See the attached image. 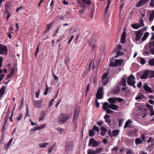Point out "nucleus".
Returning a JSON list of instances; mask_svg holds the SVG:
<instances>
[{
	"label": "nucleus",
	"instance_id": "nucleus-60",
	"mask_svg": "<svg viewBox=\"0 0 154 154\" xmlns=\"http://www.w3.org/2000/svg\"><path fill=\"white\" fill-rule=\"evenodd\" d=\"M74 37V35H72L70 38L69 39V40L68 41V43L69 44H70L71 41H72V39Z\"/></svg>",
	"mask_w": 154,
	"mask_h": 154
},
{
	"label": "nucleus",
	"instance_id": "nucleus-27",
	"mask_svg": "<svg viewBox=\"0 0 154 154\" xmlns=\"http://www.w3.org/2000/svg\"><path fill=\"white\" fill-rule=\"evenodd\" d=\"M116 97L110 98L108 99L109 102L110 103L114 104L116 103Z\"/></svg>",
	"mask_w": 154,
	"mask_h": 154
},
{
	"label": "nucleus",
	"instance_id": "nucleus-18",
	"mask_svg": "<svg viewBox=\"0 0 154 154\" xmlns=\"http://www.w3.org/2000/svg\"><path fill=\"white\" fill-rule=\"evenodd\" d=\"M119 91V88H116L111 90V93L114 94H117Z\"/></svg>",
	"mask_w": 154,
	"mask_h": 154
},
{
	"label": "nucleus",
	"instance_id": "nucleus-49",
	"mask_svg": "<svg viewBox=\"0 0 154 154\" xmlns=\"http://www.w3.org/2000/svg\"><path fill=\"white\" fill-rule=\"evenodd\" d=\"M148 44L149 45V47H154V41L152 42H150L149 43H148Z\"/></svg>",
	"mask_w": 154,
	"mask_h": 154
},
{
	"label": "nucleus",
	"instance_id": "nucleus-6",
	"mask_svg": "<svg viewBox=\"0 0 154 154\" xmlns=\"http://www.w3.org/2000/svg\"><path fill=\"white\" fill-rule=\"evenodd\" d=\"M144 26L143 21L142 18H140L139 23L136 24L133 23L131 25L132 27L135 29H137L140 27H141Z\"/></svg>",
	"mask_w": 154,
	"mask_h": 154
},
{
	"label": "nucleus",
	"instance_id": "nucleus-41",
	"mask_svg": "<svg viewBox=\"0 0 154 154\" xmlns=\"http://www.w3.org/2000/svg\"><path fill=\"white\" fill-rule=\"evenodd\" d=\"M46 124H45L38 127V130H40L44 128L46 126Z\"/></svg>",
	"mask_w": 154,
	"mask_h": 154
},
{
	"label": "nucleus",
	"instance_id": "nucleus-29",
	"mask_svg": "<svg viewBox=\"0 0 154 154\" xmlns=\"http://www.w3.org/2000/svg\"><path fill=\"white\" fill-rule=\"evenodd\" d=\"M85 0H79L78 1V3L81 5L80 6L81 7L84 8L85 5H84V2Z\"/></svg>",
	"mask_w": 154,
	"mask_h": 154
},
{
	"label": "nucleus",
	"instance_id": "nucleus-4",
	"mask_svg": "<svg viewBox=\"0 0 154 154\" xmlns=\"http://www.w3.org/2000/svg\"><path fill=\"white\" fill-rule=\"evenodd\" d=\"M73 147V144L72 142L70 141L67 142L65 145V151L66 153L68 154L70 152L72 151Z\"/></svg>",
	"mask_w": 154,
	"mask_h": 154
},
{
	"label": "nucleus",
	"instance_id": "nucleus-31",
	"mask_svg": "<svg viewBox=\"0 0 154 154\" xmlns=\"http://www.w3.org/2000/svg\"><path fill=\"white\" fill-rule=\"evenodd\" d=\"M5 87L4 86H3L0 89V94L1 95H3L4 94L5 91Z\"/></svg>",
	"mask_w": 154,
	"mask_h": 154
},
{
	"label": "nucleus",
	"instance_id": "nucleus-37",
	"mask_svg": "<svg viewBox=\"0 0 154 154\" xmlns=\"http://www.w3.org/2000/svg\"><path fill=\"white\" fill-rule=\"evenodd\" d=\"M149 64L151 66H154V58L150 59L149 61Z\"/></svg>",
	"mask_w": 154,
	"mask_h": 154
},
{
	"label": "nucleus",
	"instance_id": "nucleus-1",
	"mask_svg": "<svg viewBox=\"0 0 154 154\" xmlns=\"http://www.w3.org/2000/svg\"><path fill=\"white\" fill-rule=\"evenodd\" d=\"M71 116L70 114L66 113H61L58 116L57 120L58 123H60L61 124H64L67 122L68 120L70 118Z\"/></svg>",
	"mask_w": 154,
	"mask_h": 154
},
{
	"label": "nucleus",
	"instance_id": "nucleus-57",
	"mask_svg": "<svg viewBox=\"0 0 154 154\" xmlns=\"http://www.w3.org/2000/svg\"><path fill=\"white\" fill-rule=\"evenodd\" d=\"M116 100L118 102H121L123 101V99L121 98L116 97Z\"/></svg>",
	"mask_w": 154,
	"mask_h": 154
},
{
	"label": "nucleus",
	"instance_id": "nucleus-51",
	"mask_svg": "<svg viewBox=\"0 0 154 154\" xmlns=\"http://www.w3.org/2000/svg\"><path fill=\"white\" fill-rule=\"evenodd\" d=\"M105 111L107 113L109 114H112L114 112L113 111L111 110L109 108L107 109Z\"/></svg>",
	"mask_w": 154,
	"mask_h": 154
},
{
	"label": "nucleus",
	"instance_id": "nucleus-23",
	"mask_svg": "<svg viewBox=\"0 0 154 154\" xmlns=\"http://www.w3.org/2000/svg\"><path fill=\"white\" fill-rule=\"evenodd\" d=\"M12 71L9 74L7 77L6 78V80H8L9 79L11 78L13 76V74L14 73V69L13 68H12Z\"/></svg>",
	"mask_w": 154,
	"mask_h": 154
},
{
	"label": "nucleus",
	"instance_id": "nucleus-35",
	"mask_svg": "<svg viewBox=\"0 0 154 154\" xmlns=\"http://www.w3.org/2000/svg\"><path fill=\"white\" fill-rule=\"evenodd\" d=\"M23 117V114L22 113H20L19 114L17 118V119L18 120L16 122L18 123V121L20 120Z\"/></svg>",
	"mask_w": 154,
	"mask_h": 154
},
{
	"label": "nucleus",
	"instance_id": "nucleus-9",
	"mask_svg": "<svg viewBox=\"0 0 154 154\" xmlns=\"http://www.w3.org/2000/svg\"><path fill=\"white\" fill-rule=\"evenodd\" d=\"M149 0H140L138 3L136 5V6L137 7H141L148 2Z\"/></svg>",
	"mask_w": 154,
	"mask_h": 154
},
{
	"label": "nucleus",
	"instance_id": "nucleus-30",
	"mask_svg": "<svg viewBox=\"0 0 154 154\" xmlns=\"http://www.w3.org/2000/svg\"><path fill=\"white\" fill-rule=\"evenodd\" d=\"M154 17V11H152L151 14L149 16V20L150 21L153 20V19Z\"/></svg>",
	"mask_w": 154,
	"mask_h": 154
},
{
	"label": "nucleus",
	"instance_id": "nucleus-24",
	"mask_svg": "<svg viewBox=\"0 0 154 154\" xmlns=\"http://www.w3.org/2000/svg\"><path fill=\"white\" fill-rule=\"evenodd\" d=\"M121 85L124 86H126V80L125 78H122L120 82Z\"/></svg>",
	"mask_w": 154,
	"mask_h": 154
},
{
	"label": "nucleus",
	"instance_id": "nucleus-39",
	"mask_svg": "<svg viewBox=\"0 0 154 154\" xmlns=\"http://www.w3.org/2000/svg\"><path fill=\"white\" fill-rule=\"evenodd\" d=\"M95 132L93 130H90L89 133V135L90 137H92L94 136Z\"/></svg>",
	"mask_w": 154,
	"mask_h": 154
},
{
	"label": "nucleus",
	"instance_id": "nucleus-64",
	"mask_svg": "<svg viewBox=\"0 0 154 154\" xmlns=\"http://www.w3.org/2000/svg\"><path fill=\"white\" fill-rule=\"evenodd\" d=\"M128 151L126 152V154H133V152L131 150L129 149H128Z\"/></svg>",
	"mask_w": 154,
	"mask_h": 154
},
{
	"label": "nucleus",
	"instance_id": "nucleus-46",
	"mask_svg": "<svg viewBox=\"0 0 154 154\" xmlns=\"http://www.w3.org/2000/svg\"><path fill=\"white\" fill-rule=\"evenodd\" d=\"M146 106L149 109L150 111H152V110H153V106L149 104H146Z\"/></svg>",
	"mask_w": 154,
	"mask_h": 154
},
{
	"label": "nucleus",
	"instance_id": "nucleus-5",
	"mask_svg": "<svg viewBox=\"0 0 154 154\" xmlns=\"http://www.w3.org/2000/svg\"><path fill=\"white\" fill-rule=\"evenodd\" d=\"M103 95V88L99 87L98 89L96 95V98L101 99Z\"/></svg>",
	"mask_w": 154,
	"mask_h": 154
},
{
	"label": "nucleus",
	"instance_id": "nucleus-34",
	"mask_svg": "<svg viewBox=\"0 0 154 154\" xmlns=\"http://www.w3.org/2000/svg\"><path fill=\"white\" fill-rule=\"evenodd\" d=\"M144 96L142 94H139L137 97H135V100H141L142 98H144Z\"/></svg>",
	"mask_w": 154,
	"mask_h": 154
},
{
	"label": "nucleus",
	"instance_id": "nucleus-15",
	"mask_svg": "<svg viewBox=\"0 0 154 154\" xmlns=\"http://www.w3.org/2000/svg\"><path fill=\"white\" fill-rule=\"evenodd\" d=\"M42 100H37L33 101V104L35 107L39 108L42 105Z\"/></svg>",
	"mask_w": 154,
	"mask_h": 154
},
{
	"label": "nucleus",
	"instance_id": "nucleus-61",
	"mask_svg": "<svg viewBox=\"0 0 154 154\" xmlns=\"http://www.w3.org/2000/svg\"><path fill=\"white\" fill-rule=\"evenodd\" d=\"M123 121V119H120L119 120V126H121L122 124V123Z\"/></svg>",
	"mask_w": 154,
	"mask_h": 154
},
{
	"label": "nucleus",
	"instance_id": "nucleus-63",
	"mask_svg": "<svg viewBox=\"0 0 154 154\" xmlns=\"http://www.w3.org/2000/svg\"><path fill=\"white\" fill-rule=\"evenodd\" d=\"M45 116V113H44L42 116H41L39 119V121H42Z\"/></svg>",
	"mask_w": 154,
	"mask_h": 154
},
{
	"label": "nucleus",
	"instance_id": "nucleus-42",
	"mask_svg": "<svg viewBox=\"0 0 154 154\" xmlns=\"http://www.w3.org/2000/svg\"><path fill=\"white\" fill-rule=\"evenodd\" d=\"M91 0H85L84 2V5H85V4L88 5H89L91 4Z\"/></svg>",
	"mask_w": 154,
	"mask_h": 154
},
{
	"label": "nucleus",
	"instance_id": "nucleus-59",
	"mask_svg": "<svg viewBox=\"0 0 154 154\" xmlns=\"http://www.w3.org/2000/svg\"><path fill=\"white\" fill-rule=\"evenodd\" d=\"M10 4H5V10H8L10 8Z\"/></svg>",
	"mask_w": 154,
	"mask_h": 154
},
{
	"label": "nucleus",
	"instance_id": "nucleus-45",
	"mask_svg": "<svg viewBox=\"0 0 154 154\" xmlns=\"http://www.w3.org/2000/svg\"><path fill=\"white\" fill-rule=\"evenodd\" d=\"M13 139V138L11 139H10L8 143L6 146V147H7V148H8L11 145Z\"/></svg>",
	"mask_w": 154,
	"mask_h": 154
},
{
	"label": "nucleus",
	"instance_id": "nucleus-25",
	"mask_svg": "<svg viewBox=\"0 0 154 154\" xmlns=\"http://www.w3.org/2000/svg\"><path fill=\"white\" fill-rule=\"evenodd\" d=\"M149 35V33L148 32H145L144 33V34L142 38V41H144L147 38Z\"/></svg>",
	"mask_w": 154,
	"mask_h": 154
},
{
	"label": "nucleus",
	"instance_id": "nucleus-52",
	"mask_svg": "<svg viewBox=\"0 0 154 154\" xmlns=\"http://www.w3.org/2000/svg\"><path fill=\"white\" fill-rule=\"evenodd\" d=\"M153 77H154V71H152L150 73L149 78H152Z\"/></svg>",
	"mask_w": 154,
	"mask_h": 154
},
{
	"label": "nucleus",
	"instance_id": "nucleus-10",
	"mask_svg": "<svg viewBox=\"0 0 154 154\" xmlns=\"http://www.w3.org/2000/svg\"><path fill=\"white\" fill-rule=\"evenodd\" d=\"M136 41H138L141 37L142 33H141V30L140 29L139 30L135 32Z\"/></svg>",
	"mask_w": 154,
	"mask_h": 154
},
{
	"label": "nucleus",
	"instance_id": "nucleus-44",
	"mask_svg": "<svg viewBox=\"0 0 154 154\" xmlns=\"http://www.w3.org/2000/svg\"><path fill=\"white\" fill-rule=\"evenodd\" d=\"M140 60L142 64L143 65L146 63V60L143 58H140Z\"/></svg>",
	"mask_w": 154,
	"mask_h": 154
},
{
	"label": "nucleus",
	"instance_id": "nucleus-55",
	"mask_svg": "<svg viewBox=\"0 0 154 154\" xmlns=\"http://www.w3.org/2000/svg\"><path fill=\"white\" fill-rule=\"evenodd\" d=\"M69 61V59L68 58L66 59L64 61L65 63L66 64L67 66H68V69H69V67L68 66V63Z\"/></svg>",
	"mask_w": 154,
	"mask_h": 154
},
{
	"label": "nucleus",
	"instance_id": "nucleus-40",
	"mask_svg": "<svg viewBox=\"0 0 154 154\" xmlns=\"http://www.w3.org/2000/svg\"><path fill=\"white\" fill-rule=\"evenodd\" d=\"M92 130L97 132H99L100 131L99 128L96 125L93 127Z\"/></svg>",
	"mask_w": 154,
	"mask_h": 154
},
{
	"label": "nucleus",
	"instance_id": "nucleus-54",
	"mask_svg": "<svg viewBox=\"0 0 154 154\" xmlns=\"http://www.w3.org/2000/svg\"><path fill=\"white\" fill-rule=\"evenodd\" d=\"M48 90H49V88H48V85H47L46 88L45 89V91L44 93V94L45 95H46L47 94Z\"/></svg>",
	"mask_w": 154,
	"mask_h": 154
},
{
	"label": "nucleus",
	"instance_id": "nucleus-16",
	"mask_svg": "<svg viewBox=\"0 0 154 154\" xmlns=\"http://www.w3.org/2000/svg\"><path fill=\"white\" fill-rule=\"evenodd\" d=\"M79 112L78 111L75 110V112L74 113L73 118V122L74 124L76 123L78 117Z\"/></svg>",
	"mask_w": 154,
	"mask_h": 154
},
{
	"label": "nucleus",
	"instance_id": "nucleus-58",
	"mask_svg": "<svg viewBox=\"0 0 154 154\" xmlns=\"http://www.w3.org/2000/svg\"><path fill=\"white\" fill-rule=\"evenodd\" d=\"M149 5L152 7H154V0H151L149 4Z\"/></svg>",
	"mask_w": 154,
	"mask_h": 154
},
{
	"label": "nucleus",
	"instance_id": "nucleus-36",
	"mask_svg": "<svg viewBox=\"0 0 154 154\" xmlns=\"http://www.w3.org/2000/svg\"><path fill=\"white\" fill-rule=\"evenodd\" d=\"M55 147V145H53L51 147H50L48 149V153H50L52 152L54 149Z\"/></svg>",
	"mask_w": 154,
	"mask_h": 154
},
{
	"label": "nucleus",
	"instance_id": "nucleus-33",
	"mask_svg": "<svg viewBox=\"0 0 154 154\" xmlns=\"http://www.w3.org/2000/svg\"><path fill=\"white\" fill-rule=\"evenodd\" d=\"M108 79H102V82L103 83V86H105L107 85L108 82Z\"/></svg>",
	"mask_w": 154,
	"mask_h": 154
},
{
	"label": "nucleus",
	"instance_id": "nucleus-26",
	"mask_svg": "<svg viewBox=\"0 0 154 154\" xmlns=\"http://www.w3.org/2000/svg\"><path fill=\"white\" fill-rule=\"evenodd\" d=\"M109 105L108 103L107 102H104L103 104V109L104 110H106L108 109V108Z\"/></svg>",
	"mask_w": 154,
	"mask_h": 154
},
{
	"label": "nucleus",
	"instance_id": "nucleus-2",
	"mask_svg": "<svg viewBox=\"0 0 154 154\" xmlns=\"http://www.w3.org/2000/svg\"><path fill=\"white\" fill-rule=\"evenodd\" d=\"M135 80V78L133 74H131L127 78V83L128 85L133 86V88H135L136 87V86L135 85L136 83Z\"/></svg>",
	"mask_w": 154,
	"mask_h": 154
},
{
	"label": "nucleus",
	"instance_id": "nucleus-43",
	"mask_svg": "<svg viewBox=\"0 0 154 154\" xmlns=\"http://www.w3.org/2000/svg\"><path fill=\"white\" fill-rule=\"evenodd\" d=\"M122 46L121 45H119L117 47H116V49L115 50V51H116L117 50H120L122 49Z\"/></svg>",
	"mask_w": 154,
	"mask_h": 154
},
{
	"label": "nucleus",
	"instance_id": "nucleus-48",
	"mask_svg": "<svg viewBox=\"0 0 154 154\" xmlns=\"http://www.w3.org/2000/svg\"><path fill=\"white\" fill-rule=\"evenodd\" d=\"M100 129L102 132H106L107 131V129L101 126Z\"/></svg>",
	"mask_w": 154,
	"mask_h": 154
},
{
	"label": "nucleus",
	"instance_id": "nucleus-8",
	"mask_svg": "<svg viewBox=\"0 0 154 154\" xmlns=\"http://www.w3.org/2000/svg\"><path fill=\"white\" fill-rule=\"evenodd\" d=\"M8 49L7 47L2 45L0 44V54H7Z\"/></svg>",
	"mask_w": 154,
	"mask_h": 154
},
{
	"label": "nucleus",
	"instance_id": "nucleus-22",
	"mask_svg": "<svg viewBox=\"0 0 154 154\" xmlns=\"http://www.w3.org/2000/svg\"><path fill=\"white\" fill-rule=\"evenodd\" d=\"M9 114H8V113H7L5 117L4 120H5V122L4 124V126H3L2 128V130L3 131H4L5 127V125H6V123L7 122L8 119V117L9 116Z\"/></svg>",
	"mask_w": 154,
	"mask_h": 154
},
{
	"label": "nucleus",
	"instance_id": "nucleus-3",
	"mask_svg": "<svg viewBox=\"0 0 154 154\" xmlns=\"http://www.w3.org/2000/svg\"><path fill=\"white\" fill-rule=\"evenodd\" d=\"M114 59L113 58L111 60L110 63L109 64L110 66H112L113 67H116L117 66L120 65L123 62V60H118L116 59L115 60L114 62Z\"/></svg>",
	"mask_w": 154,
	"mask_h": 154
},
{
	"label": "nucleus",
	"instance_id": "nucleus-53",
	"mask_svg": "<svg viewBox=\"0 0 154 154\" xmlns=\"http://www.w3.org/2000/svg\"><path fill=\"white\" fill-rule=\"evenodd\" d=\"M51 24H48L47 25V29L46 30V31L45 32V33H46V32L49 30L51 29Z\"/></svg>",
	"mask_w": 154,
	"mask_h": 154
},
{
	"label": "nucleus",
	"instance_id": "nucleus-62",
	"mask_svg": "<svg viewBox=\"0 0 154 154\" xmlns=\"http://www.w3.org/2000/svg\"><path fill=\"white\" fill-rule=\"evenodd\" d=\"M149 50L152 54H154V48H150Z\"/></svg>",
	"mask_w": 154,
	"mask_h": 154
},
{
	"label": "nucleus",
	"instance_id": "nucleus-21",
	"mask_svg": "<svg viewBox=\"0 0 154 154\" xmlns=\"http://www.w3.org/2000/svg\"><path fill=\"white\" fill-rule=\"evenodd\" d=\"M148 72L147 71H145L141 75L140 79H146L148 76Z\"/></svg>",
	"mask_w": 154,
	"mask_h": 154
},
{
	"label": "nucleus",
	"instance_id": "nucleus-47",
	"mask_svg": "<svg viewBox=\"0 0 154 154\" xmlns=\"http://www.w3.org/2000/svg\"><path fill=\"white\" fill-rule=\"evenodd\" d=\"M90 87V84H88L87 85V86H86V94L85 95V97L86 96L87 92H88L89 91V89Z\"/></svg>",
	"mask_w": 154,
	"mask_h": 154
},
{
	"label": "nucleus",
	"instance_id": "nucleus-13",
	"mask_svg": "<svg viewBox=\"0 0 154 154\" xmlns=\"http://www.w3.org/2000/svg\"><path fill=\"white\" fill-rule=\"evenodd\" d=\"M137 130L135 128L128 132V135L129 136L134 137L136 136Z\"/></svg>",
	"mask_w": 154,
	"mask_h": 154
},
{
	"label": "nucleus",
	"instance_id": "nucleus-14",
	"mask_svg": "<svg viewBox=\"0 0 154 154\" xmlns=\"http://www.w3.org/2000/svg\"><path fill=\"white\" fill-rule=\"evenodd\" d=\"M143 88L146 92H149L150 93H152L153 91L152 90L151 88L149 87L146 83H145L143 86Z\"/></svg>",
	"mask_w": 154,
	"mask_h": 154
},
{
	"label": "nucleus",
	"instance_id": "nucleus-20",
	"mask_svg": "<svg viewBox=\"0 0 154 154\" xmlns=\"http://www.w3.org/2000/svg\"><path fill=\"white\" fill-rule=\"evenodd\" d=\"M110 116L107 115H106L104 117V119H105V122L107 123L108 125H109L111 122L109 119Z\"/></svg>",
	"mask_w": 154,
	"mask_h": 154
},
{
	"label": "nucleus",
	"instance_id": "nucleus-12",
	"mask_svg": "<svg viewBox=\"0 0 154 154\" xmlns=\"http://www.w3.org/2000/svg\"><path fill=\"white\" fill-rule=\"evenodd\" d=\"M132 121L129 119L125 123V125L124 126V128H126L127 127H128L130 128H133L134 126L132 124H130L132 123Z\"/></svg>",
	"mask_w": 154,
	"mask_h": 154
},
{
	"label": "nucleus",
	"instance_id": "nucleus-56",
	"mask_svg": "<svg viewBox=\"0 0 154 154\" xmlns=\"http://www.w3.org/2000/svg\"><path fill=\"white\" fill-rule=\"evenodd\" d=\"M108 75V74L106 73H104L102 76V79H107V77Z\"/></svg>",
	"mask_w": 154,
	"mask_h": 154
},
{
	"label": "nucleus",
	"instance_id": "nucleus-19",
	"mask_svg": "<svg viewBox=\"0 0 154 154\" xmlns=\"http://www.w3.org/2000/svg\"><path fill=\"white\" fill-rule=\"evenodd\" d=\"M119 108V107L118 106L114 104H110L108 106V108L115 110H116Z\"/></svg>",
	"mask_w": 154,
	"mask_h": 154
},
{
	"label": "nucleus",
	"instance_id": "nucleus-7",
	"mask_svg": "<svg viewBox=\"0 0 154 154\" xmlns=\"http://www.w3.org/2000/svg\"><path fill=\"white\" fill-rule=\"evenodd\" d=\"M100 144V143L96 141L93 138H90L89 139L88 146H90L92 145V147H97Z\"/></svg>",
	"mask_w": 154,
	"mask_h": 154
},
{
	"label": "nucleus",
	"instance_id": "nucleus-32",
	"mask_svg": "<svg viewBox=\"0 0 154 154\" xmlns=\"http://www.w3.org/2000/svg\"><path fill=\"white\" fill-rule=\"evenodd\" d=\"M135 143L136 145H138L142 143L141 140L139 138H137L135 140Z\"/></svg>",
	"mask_w": 154,
	"mask_h": 154
},
{
	"label": "nucleus",
	"instance_id": "nucleus-28",
	"mask_svg": "<svg viewBox=\"0 0 154 154\" xmlns=\"http://www.w3.org/2000/svg\"><path fill=\"white\" fill-rule=\"evenodd\" d=\"M119 131L117 130H114L112 132V134L113 136L116 137L119 134Z\"/></svg>",
	"mask_w": 154,
	"mask_h": 154
},
{
	"label": "nucleus",
	"instance_id": "nucleus-50",
	"mask_svg": "<svg viewBox=\"0 0 154 154\" xmlns=\"http://www.w3.org/2000/svg\"><path fill=\"white\" fill-rule=\"evenodd\" d=\"M95 106L97 108H98L99 107L100 104L98 102L97 99L96 98L95 99Z\"/></svg>",
	"mask_w": 154,
	"mask_h": 154
},
{
	"label": "nucleus",
	"instance_id": "nucleus-17",
	"mask_svg": "<svg viewBox=\"0 0 154 154\" xmlns=\"http://www.w3.org/2000/svg\"><path fill=\"white\" fill-rule=\"evenodd\" d=\"M126 32L124 31L122 34L121 38V42L122 43H124L125 41Z\"/></svg>",
	"mask_w": 154,
	"mask_h": 154
},
{
	"label": "nucleus",
	"instance_id": "nucleus-38",
	"mask_svg": "<svg viewBox=\"0 0 154 154\" xmlns=\"http://www.w3.org/2000/svg\"><path fill=\"white\" fill-rule=\"evenodd\" d=\"M48 145L47 143H41L39 144V147L41 148H44L46 147Z\"/></svg>",
	"mask_w": 154,
	"mask_h": 154
},
{
	"label": "nucleus",
	"instance_id": "nucleus-11",
	"mask_svg": "<svg viewBox=\"0 0 154 154\" xmlns=\"http://www.w3.org/2000/svg\"><path fill=\"white\" fill-rule=\"evenodd\" d=\"M102 149V148H97L95 151H92L88 149L87 152L88 154H90V153L95 154L99 153L101 152Z\"/></svg>",
	"mask_w": 154,
	"mask_h": 154
}]
</instances>
